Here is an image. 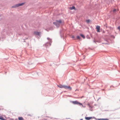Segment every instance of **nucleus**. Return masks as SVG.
I'll list each match as a JSON object with an SVG mask.
<instances>
[{
    "instance_id": "obj_1",
    "label": "nucleus",
    "mask_w": 120,
    "mask_h": 120,
    "mask_svg": "<svg viewBox=\"0 0 120 120\" xmlns=\"http://www.w3.org/2000/svg\"><path fill=\"white\" fill-rule=\"evenodd\" d=\"M64 22L63 21L60 20H56V22H54L53 24L57 27H59L60 25L64 23Z\"/></svg>"
},
{
    "instance_id": "obj_2",
    "label": "nucleus",
    "mask_w": 120,
    "mask_h": 120,
    "mask_svg": "<svg viewBox=\"0 0 120 120\" xmlns=\"http://www.w3.org/2000/svg\"><path fill=\"white\" fill-rule=\"evenodd\" d=\"M24 3H22L21 4H16L14 6H12L11 7L12 8H15L17 7H18L23 5L24 4Z\"/></svg>"
},
{
    "instance_id": "obj_3",
    "label": "nucleus",
    "mask_w": 120,
    "mask_h": 120,
    "mask_svg": "<svg viewBox=\"0 0 120 120\" xmlns=\"http://www.w3.org/2000/svg\"><path fill=\"white\" fill-rule=\"evenodd\" d=\"M72 102L74 104L79 105H81L82 107H83V106L82 104L78 102L77 101H72Z\"/></svg>"
},
{
    "instance_id": "obj_4",
    "label": "nucleus",
    "mask_w": 120,
    "mask_h": 120,
    "mask_svg": "<svg viewBox=\"0 0 120 120\" xmlns=\"http://www.w3.org/2000/svg\"><path fill=\"white\" fill-rule=\"evenodd\" d=\"M66 89H69L70 90H71V87L70 86H67L65 85L64 88Z\"/></svg>"
},
{
    "instance_id": "obj_5",
    "label": "nucleus",
    "mask_w": 120,
    "mask_h": 120,
    "mask_svg": "<svg viewBox=\"0 0 120 120\" xmlns=\"http://www.w3.org/2000/svg\"><path fill=\"white\" fill-rule=\"evenodd\" d=\"M96 29L97 30V31L98 32H99L100 31V27L98 26H96Z\"/></svg>"
},
{
    "instance_id": "obj_6",
    "label": "nucleus",
    "mask_w": 120,
    "mask_h": 120,
    "mask_svg": "<svg viewBox=\"0 0 120 120\" xmlns=\"http://www.w3.org/2000/svg\"><path fill=\"white\" fill-rule=\"evenodd\" d=\"M94 117H85V119L87 120H90L93 118H94Z\"/></svg>"
},
{
    "instance_id": "obj_7",
    "label": "nucleus",
    "mask_w": 120,
    "mask_h": 120,
    "mask_svg": "<svg viewBox=\"0 0 120 120\" xmlns=\"http://www.w3.org/2000/svg\"><path fill=\"white\" fill-rule=\"evenodd\" d=\"M34 34L35 35H39L40 34V32L34 31Z\"/></svg>"
},
{
    "instance_id": "obj_8",
    "label": "nucleus",
    "mask_w": 120,
    "mask_h": 120,
    "mask_svg": "<svg viewBox=\"0 0 120 120\" xmlns=\"http://www.w3.org/2000/svg\"><path fill=\"white\" fill-rule=\"evenodd\" d=\"M58 87H59L60 88H64V86L65 85H58Z\"/></svg>"
},
{
    "instance_id": "obj_9",
    "label": "nucleus",
    "mask_w": 120,
    "mask_h": 120,
    "mask_svg": "<svg viewBox=\"0 0 120 120\" xmlns=\"http://www.w3.org/2000/svg\"><path fill=\"white\" fill-rule=\"evenodd\" d=\"M96 120H108V119H95Z\"/></svg>"
},
{
    "instance_id": "obj_10",
    "label": "nucleus",
    "mask_w": 120,
    "mask_h": 120,
    "mask_svg": "<svg viewBox=\"0 0 120 120\" xmlns=\"http://www.w3.org/2000/svg\"><path fill=\"white\" fill-rule=\"evenodd\" d=\"M18 119L19 120H24L23 117H19L18 118Z\"/></svg>"
},
{
    "instance_id": "obj_11",
    "label": "nucleus",
    "mask_w": 120,
    "mask_h": 120,
    "mask_svg": "<svg viewBox=\"0 0 120 120\" xmlns=\"http://www.w3.org/2000/svg\"><path fill=\"white\" fill-rule=\"evenodd\" d=\"M70 9L71 10L73 9H75V8L74 6H73L72 7H70Z\"/></svg>"
},
{
    "instance_id": "obj_12",
    "label": "nucleus",
    "mask_w": 120,
    "mask_h": 120,
    "mask_svg": "<svg viewBox=\"0 0 120 120\" xmlns=\"http://www.w3.org/2000/svg\"><path fill=\"white\" fill-rule=\"evenodd\" d=\"M80 35L83 38H85V37L82 34H80Z\"/></svg>"
},
{
    "instance_id": "obj_13",
    "label": "nucleus",
    "mask_w": 120,
    "mask_h": 120,
    "mask_svg": "<svg viewBox=\"0 0 120 120\" xmlns=\"http://www.w3.org/2000/svg\"><path fill=\"white\" fill-rule=\"evenodd\" d=\"M86 22L87 23H89L90 22V20L89 19L87 20L86 21Z\"/></svg>"
},
{
    "instance_id": "obj_14",
    "label": "nucleus",
    "mask_w": 120,
    "mask_h": 120,
    "mask_svg": "<svg viewBox=\"0 0 120 120\" xmlns=\"http://www.w3.org/2000/svg\"><path fill=\"white\" fill-rule=\"evenodd\" d=\"M77 38L78 39L80 40V38L79 36H77Z\"/></svg>"
},
{
    "instance_id": "obj_15",
    "label": "nucleus",
    "mask_w": 120,
    "mask_h": 120,
    "mask_svg": "<svg viewBox=\"0 0 120 120\" xmlns=\"http://www.w3.org/2000/svg\"><path fill=\"white\" fill-rule=\"evenodd\" d=\"M116 10L115 9H114L113 10V12H114L115 11H116Z\"/></svg>"
},
{
    "instance_id": "obj_16",
    "label": "nucleus",
    "mask_w": 120,
    "mask_h": 120,
    "mask_svg": "<svg viewBox=\"0 0 120 120\" xmlns=\"http://www.w3.org/2000/svg\"><path fill=\"white\" fill-rule=\"evenodd\" d=\"M118 29L120 30V27H118Z\"/></svg>"
},
{
    "instance_id": "obj_17",
    "label": "nucleus",
    "mask_w": 120,
    "mask_h": 120,
    "mask_svg": "<svg viewBox=\"0 0 120 120\" xmlns=\"http://www.w3.org/2000/svg\"><path fill=\"white\" fill-rule=\"evenodd\" d=\"M72 38H74V36H72Z\"/></svg>"
},
{
    "instance_id": "obj_18",
    "label": "nucleus",
    "mask_w": 120,
    "mask_h": 120,
    "mask_svg": "<svg viewBox=\"0 0 120 120\" xmlns=\"http://www.w3.org/2000/svg\"><path fill=\"white\" fill-rule=\"evenodd\" d=\"M83 120L82 119H80V120Z\"/></svg>"
},
{
    "instance_id": "obj_19",
    "label": "nucleus",
    "mask_w": 120,
    "mask_h": 120,
    "mask_svg": "<svg viewBox=\"0 0 120 120\" xmlns=\"http://www.w3.org/2000/svg\"><path fill=\"white\" fill-rule=\"evenodd\" d=\"M88 105H89L90 106V105L89 104H88Z\"/></svg>"
},
{
    "instance_id": "obj_20",
    "label": "nucleus",
    "mask_w": 120,
    "mask_h": 120,
    "mask_svg": "<svg viewBox=\"0 0 120 120\" xmlns=\"http://www.w3.org/2000/svg\"><path fill=\"white\" fill-rule=\"evenodd\" d=\"M47 39H49V38H47Z\"/></svg>"
},
{
    "instance_id": "obj_21",
    "label": "nucleus",
    "mask_w": 120,
    "mask_h": 120,
    "mask_svg": "<svg viewBox=\"0 0 120 120\" xmlns=\"http://www.w3.org/2000/svg\"><path fill=\"white\" fill-rule=\"evenodd\" d=\"M0 17H1V15H0Z\"/></svg>"
}]
</instances>
